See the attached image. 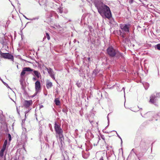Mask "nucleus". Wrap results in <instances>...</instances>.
Masks as SVG:
<instances>
[{
	"label": "nucleus",
	"mask_w": 160,
	"mask_h": 160,
	"mask_svg": "<svg viewBox=\"0 0 160 160\" xmlns=\"http://www.w3.org/2000/svg\"><path fill=\"white\" fill-rule=\"evenodd\" d=\"M45 36L46 37V38H47L48 40H49L50 39V37L48 33L46 32L45 33Z\"/></svg>",
	"instance_id": "412c9836"
},
{
	"label": "nucleus",
	"mask_w": 160,
	"mask_h": 160,
	"mask_svg": "<svg viewBox=\"0 0 160 160\" xmlns=\"http://www.w3.org/2000/svg\"><path fill=\"white\" fill-rule=\"evenodd\" d=\"M33 80H36V78H33Z\"/></svg>",
	"instance_id": "58836bf2"
},
{
	"label": "nucleus",
	"mask_w": 160,
	"mask_h": 160,
	"mask_svg": "<svg viewBox=\"0 0 160 160\" xmlns=\"http://www.w3.org/2000/svg\"><path fill=\"white\" fill-rule=\"evenodd\" d=\"M156 97L154 95H152L150 97V102L152 104H154L155 102Z\"/></svg>",
	"instance_id": "9d476101"
},
{
	"label": "nucleus",
	"mask_w": 160,
	"mask_h": 160,
	"mask_svg": "<svg viewBox=\"0 0 160 160\" xmlns=\"http://www.w3.org/2000/svg\"><path fill=\"white\" fill-rule=\"evenodd\" d=\"M3 82V83L4 84L6 85L7 87H8V88H9V87L8 86V85L6 83H5L4 82Z\"/></svg>",
	"instance_id": "c85d7f7f"
},
{
	"label": "nucleus",
	"mask_w": 160,
	"mask_h": 160,
	"mask_svg": "<svg viewBox=\"0 0 160 160\" xmlns=\"http://www.w3.org/2000/svg\"><path fill=\"white\" fill-rule=\"evenodd\" d=\"M119 32L120 33V35H121L122 34V31H121V30H119Z\"/></svg>",
	"instance_id": "c9c22d12"
},
{
	"label": "nucleus",
	"mask_w": 160,
	"mask_h": 160,
	"mask_svg": "<svg viewBox=\"0 0 160 160\" xmlns=\"http://www.w3.org/2000/svg\"><path fill=\"white\" fill-rule=\"evenodd\" d=\"M62 111L64 112H65V111L64 109H62Z\"/></svg>",
	"instance_id": "79ce46f5"
},
{
	"label": "nucleus",
	"mask_w": 160,
	"mask_h": 160,
	"mask_svg": "<svg viewBox=\"0 0 160 160\" xmlns=\"http://www.w3.org/2000/svg\"><path fill=\"white\" fill-rule=\"evenodd\" d=\"M122 36L123 38H124V37L123 35H122Z\"/></svg>",
	"instance_id": "37998d69"
},
{
	"label": "nucleus",
	"mask_w": 160,
	"mask_h": 160,
	"mask_svg": "<svg viewBox=\"0 0 160 160\" xmlns=\"http://www.w3.org/2000/svg\"><path fill=\"white\" fill-rule=\"evenodd\" d=\"M160 93H157L156 94V97H160Z\"/></svg>",
	"instance_id": "bb28decb"
},
{
	"label": "nucleus",
	"mask_w": 160,
	"mask_h": 160,
	"mask_svg": "<svg viewBox=\"0 0 160 160\" xmlns=\"http://www.w3.org/2000/svg\"><path fill=\"white\" fill-rule=\"evenodd\" d=\"M8 141L7 140H5L4 142V144L2 146V148L6 149V146L7 144Z\"/></svg>",
	"instance_id": "a211bd4d"
},
{
	"label": "nucleus",
	"mask_w": 160,
	"mask_h": 160,
	"mask_svg": "<svg viewBox=\"0 0 160 160\" xmlns=\"http://www.w3.org/2000/svg\"><path fill=\"white\" fill-rule=\"evenodd\" d=\"M89 122L91 123H92V122H93V121H89Z\"/></svg>",
	"instance_id": "ea45409f"
},
{
	"label": "nucleus",
	"mask_w": 160,
	"mask_h": 160,
	"mask_svg": "<svg viewBox=\"0 0 160 160\" xmlns=\"http://www.w3.org/2000/svg\"><path fill=\"white\" fill-rule=\"evenodd\" d=\"M8 138L9 141H11V135L10 134H8Z\"/></svg>",
	"instance_id": "b1692460"
},
{
	"label": "nucleus",
	"mask_w": 160,
	"mask_h": 160,
	"mask_svg": "<svg viewBox=\"0 0 160 160\" xmlns=\"http://www.w3.org/2000/svg\"><path fill=\"white\" fill-rule=\"evenodd\" d=\"M28 112V111H26L25 112V116L26 117V114Z\"/></svg>",
	"instance_id": "c756f323"
},
{
	"label": "nucleus",
	"mask_w": 160,
	"mask_h": 160,
	"mask_svg": "<svg viewBox=\"0 0 160 160\" xmlns=\"http://www.w3.org/2000/svg\"><path fill=\"white\" fill-rule=\"evenodd\" d=\"M32 104V100H25L24 102V105L26 107H28Z\"/></svg>",
	"instance_id": "9b49d317"
},
{
	"label": "nucleus",
	"mask_w": 160,
	"mask_h": 160,
	"mask_svg": "<svg viewBox=\"0 0 160 160\" xmlns=\"http://www.w3.org/2000/svg\"><path fill=\"white\" fill-rule=\"evenodd\" d=\"M59 10V12L60 13H61L62 12V11H61V9H58Z\"/></svg>",
	"instance_id": "7c9ffc66"
},
{
	"label": "nucleus",
	"mask_w": 160,
	"mask_h": 160,
	"mask_svg": "<svg viewBox=\"0 0 160 160\" xmlns=\"http://www.w3.org/2000/svg\"><path fill=\"white\" fill-rule=\"evenodd\" d=\"M116 133L117 135V136L120 139L121 141V142H122V138H121V137L118 135V134L117 132H116Z\"/></svg>",
	"instance_id": "a878e982"
},
{
	"label": "nucleus",
	"mask_w": 160,
	"mask_h": 160,
	"mask_svg": "<svg viewBox=\"0 0 160 160\" xmlns=\"http://www.w3.org/2000/svg\"><path fill=\"white\" fill-rule=\"evenodd\" d=\"M101 138H102V139L104 140V142H105V138H104V136L103 135L101 136Z\"/></svg>",
	"instance_id": "393cba45"
},
{
	"label": "nucleus",
	"mask_w": 160,
	"mask_h": 160,
	"mask_svg": "<svg viewBox=\"0 0 160 160\" xmlns=\"http://www.w3.org/2000/svg\"><path fill=\"white\" fill-rule=\"evenodd\" d=\"M108 115L109 114H108ZM107 118L108 120V122L109 121V117H108V116H107Z\"/></svg>",
	"instance_id": "4c0bfd02"
},
{
	"label": "nucleus",
	"mask_w": 160,
	"mask_h": 160,
	"mask_svg": "<svg viewBox=\"0 0 160 160\" xmlns=\"http://www.w3.org/2000/svg\"><path fill=\"white\" fill-rule=\"evenodd\" d=\"M45 70H46L48 73L49 74L51 78L54 80H55V73L53 70L51 68H48L45 67Z\"/></svg>",
	"instance_id": "0eeeda50"
},
{
	"label": "nucleus",
	"mask_w": 160,
	"mask_h": 160,
	"mask_svg": "<svg viewBox=\"0 0 160 160\" xmlns=\"http://www.w3.org/2000/svg\"><path fill=\"white\" fill-rule=\"evenodd\" d=\"M117 51V50L115 49L112 46L109 47L107 50L108 54L111 57L115 56Z\"/></svg>",
	"instance_id": "7ed1b4c3"
},
{
	"label": "nucleus",
	"mask_w": 160,
	"mask_h": 160,
	"mask_svg": "<svg viewBox=\"0 0 160 160\" xmlns=\"http://www.w3.org/2000/svg\"><path fill=\"white\" fill-rule=\"evenodd\" d=\"M75 41H76V40H74V42H75Z\"/></svg>",
	"instance_id": "a18cd8bd"
},
{
	"label": "nucleus",
	"mask_w": 160,
	"mask_h": 160,
	"mask_svg": "<svg viewBox=\"0 0 160 160\" xmlns=\"http://www.w3.org/2000/svg\"><path fill=\"white\" fill-rule=\"evenodd\" d=\"M33 72L34 73V74L38 78H39V77H41V75L40 74V73L38 72V71H36V70H34L33 71Z\"/></svg>",
	"instance_id": "4468645a"
},
{
	"label": "nucleus",
	"mask_w": 160,
	"mask_h": 160,
	"mask_svg": "<svg viewBox=\"0 0 160 160\" xmlns=\"http://www.w3.org/2000/svg\"><path fill=\"white\" fill-rule=\"evenodd\" d=\"M54 102L55 103V104L57 106L59 105L60 104V101L59 99L58 98H56L55 99Z\"/></svg>",
	"instance_id": "dca6fc26"
},
{
	"label": "nucleus",
	"mask_w": 160,
	"mask_h": 160,
	"mask_svg": "<svg viewBox=\"0 0 160 160\" xmlns=\"http://www.w3.org/2000/svg\"><path fill=\"white\" fill-rule=\"evenodd\" d=\"M43 107V105H41L40 106V108H42Z\"/></svg>",
	"instance_id": "72a5a7b5"
},
{
	"label": "nucleus",
	"mask_w": 160,
	"mask_h": 160,
	"mask_svg": "<svg viewBox=\"0 0 160 160\" xmlns=\"http://www.w3.org/2000/svg\"><path fill=\"white\" fill-rule=\"evenodd\" d=\"M96 7L98 12L102 16H104L106 18L109 19L112 16L111 13L109 8L103 3L100 4H96Z\"/></svg>",
	"instance_id": "f257e3e1"
},
{
	"label": "nucleus",
	"mask_w": 160,
	"mask_h": 160,
	"mask_svg": "<svg viewBox=\"0 0 160 160\" xmlns=\"http://www.w3.org/2000/svg\"><path fill=\"white\" fill-rule=\"evenodd\" d=\"M115 56L118 58H122L123 57V54L120 53L118 50H117Z\"/></svg>",
	"instance_id": "f8f14e48"
},
{
	"label": "nucleus",
	"mask_w": 160,
	"mask_h": 160,
	"mask_svg": "<svg viewBox=\"0 0 160 160\" xmlns=\"http://www.w3.org/2000/svg\"><path fill=\"white\" fill-rule=\"evenodd\" d=\"M25 18L27 19H29L28 18H27L26 17L24 16Z\"/></svg>",
	"instance_id": "a19ab883"
},
{
	"label": "nucleus",
	"mask_w": 160,
	"mask_h": 160,
	"mask_svg": "<svg viewBox=\"0 0 160 160\" xmlns=\"http://www.w3.org/2000/svg\"><path fill=\"white\" fill-rule=\"evenodd\" d=\"M122 89L123 90L124 95L125 94V88L124 87H123L122 88Z\"/></svg>",
	"instance_id": "473e14b6"
},
{
	"label": "nucleus",
	"mask_w": 160,
	"mask_h": 160,
	"mask_svg": "<svg viewBox=\"0 0 160 160\" xmlns=\"http://www.w3.org/2000/svg\"><path fill=\"white\" fill-rule=\"evenodd\" d=\"M38 18H33V19H32V20H35L36 19H38Z\"/></svg>",
	"instance_id": "f704fd0d"
},
{
	"label": "nucleus",
	"mask_w": 160,
	"mask_h": 160,
	"mask_svg": "<svg viewBox=\"0 0 160 160\" xmlns=\"http://www.w3.org/2000/svg\"><path fill=\"white\" fill-rule=\"evenodd\" d=\"M128 40V39L125 38V40Z\"/></svg>",
	"instance_id": "49530a36"
},
{
	"label": "nucleus",
	"mask_w": 160,
	"mask_h": 160,
	"mask_svg": "<svg viewBox=\"0 0 160 160\" xmlns=\"http://www.w3.org/2000/svg\"><path fill=\"white\" fill-rule=\"evenodd\" d=\"M24 129H25V130H26V128H25Z\"/></svg>",
	"instance_id": "de8ad7c7"
},
{
	"label": "nucleus",
	"mask_w": 160,
	"mask_h": 160,
	"mask_svg": "<svg viewBox=\"0 0 160 160\" xmlns=\"http://www.w3.org/2000/svg\"><path fill=\"white\" fill-rule=\"evenodd\" d=\"M1 56L4 58H7L10 59L11 60L14 61V57L12 55L9 53H4L0 52Z\"/></svg>",
	"instance_id": "423d86ee"
},
{
	"label": "nucleus",
	"mask_w": 160,
	"mask_h": 160,
	"mask_svg": "<svg viewBox=\"0 0 160 160\" xmlns=\"http://www.w3.org/2000/svg\"><path fill=\"white\" fill-rule=\"evenodd\" d=\"M35 89L36 92L34 94V96L36 95L41 91V83L39 81H37L35 83Z\"/></svg>",
	"instance_id": "39448f33"
},
{
	"label": "nucleus",
	"mask_w": 160,
	"mask_h": 160,
	"mask_svg": "<svg viewBox=\"0 0 160 160\" xmlns=\"http://www.w3.org/2000/svg\"><path fill=\"white\" fill-rule=\"evenodd\" d=\"M21 138L22 142L25 143L27 142L28 139L27 135L26 132H23L22 133Z\"/></svg>",
	"instance_id": "6e6552de"
},
{
	"label": "nucleus",
	"mask_w": 160,
	"mask_h": 160,
	"mask_svg": "<svg viewBox=\"0 0 160 160\" xmlns=\"http://www.w3.org/2000/svg\"><path fill=\"white\" fill-rule=\"evenodd\" d=\"M6 149H5L3 148H2L1 149V150L0 151V156L1 157H2L3 156V153L4 151H5V150Z\"/></svg>",
	"instance_id": "f3484780"
},
{
	"label": "nucleus",
	"mask_w": 160,
	"mask_h": 160,
	"mask_svg": "<svg viewBox=\"0 0 160 160\" xmlns=\"http://www.w3.org/2000/svg\"><path fill=\"white\" fill-rule=\"evenodd\" d=\"M132 152H133L134 153H135V154L136 155V153L135 152V151H134V149H132L131 152V153Z\"/></svg>",
	"instance_id": "cd10ccee"
},
{
	"label": "nucleus",
	"mask_w": 160,
	"mask_h": 160,
	"mask_svg": "<svg viewBox=\"0 0 160 160\" xmlns=\"http://www.w3.org/2000/svg\"><path fill=\"white\" fill-rule=\"evenodd\" d=\"M47 158H45V159H44V160H47Z\"/></svg>",
	"instance_id": "c03bdc74"
},
{
	"label": "nucleus",
	"mask_w": 160,
	"mask_h": 160,
	"mask_svg": "<svg viewBox=\"0 0 160 160\" xmlns=\"http://www.w3.org/2000/svg\"><path fill=\"white\" fill-rule=\"evenodd\" d=\"M76 84L78 87H80L81 86V84L78 82H77Z\"/></svg>",
	"instance_id": "5701e85b"
},
{
	"label": "nucleus",
	"mask_w": 160,
	"mask_h": 160,
	"mask_svg": "<svg viewBox=\"0 0 160 160\" xmlns=\"http://www.w3.org/2000/svg\"><path fill=\"white\" fill-rule=\"evenodd\" d=\"M46 38V36H44V37L43 38V41Z\"/></svg>",
	"instance_id": "e433bc0d"
},
{
	"label": "nucleus",
	"mask_w": 160,
	"mask_h": 160,
	"mask_svg": "<svg viewBox=\"0 0 160 160\" xmlns=\"http://www.w3.org/2000/svg\"><path fill=\"white\" fill-rule=\"evenodd\" d=\"M33 70L29 67H25L23 68L22 70L21 73V77L24 76L26 72L32 71Z\"/></svg>",
	"instance_id": "1a4fd4ad"
},
{
	"label": "nucleus",
	"mask_w": 160,
	"mask_h": 160,
	"mask_svg": "<svg viewBox=\"0 0 160 160\" xmlns=\"http://www.w3.org/2000/svg\"><path fill=\"white\" fill-rule=\"evenodd\" d=\"M100 140V138L98 137V138H96L95 139V140L96 141H97V143L96 144L95 143H93L94 146H97V144L98 143L99 141Z\"/></svg>",
	"instance_id": "aec40b11"
},
{
	"label": "nucleus",
	"mask_w": 160,
	"mask_h": 160,
	"mask_svg": "<svg viewBox=\"0 0 160 160\" xmlns=\"http://www.w3.org/2000/svg\"><path fill=\"white\" fill-rule=\"evenodd\" d=\"M155 48L160 50V44H157L155 46Z\"/></svg>",
	"instance_id": "4be33fe9"
},
{
	"label": "nucleus",
	"mask_w": 160,
	"mask_h": 160,
	"mask_svg": "<svg viewBox=\"0 0 160 160\" xmlns=\"http://www.w3.org/2000/svg\"><path fill=\"white\" fill-rule=\"evenodd\" d=\"M99 160H104L103 159V157H102Z\"/></svg>",
	"instance_id": "2f4dec72"
},
{
	"label": "nucleus",
	"mask_w": 160,
	"mask_h": 160,
	"mask_svg": "<svg viewBox=\"0 0 160 160\" xmlns=\"http://www.w3.org/2000/svg\"><path fill=\"white\" fill-rule=\"evenodd\" d=\"M54 128L56 134L58 135L63 134V130L61 128L60 126L57 122H55Z\"/></svg>",
	"instance_id": "20e7f679"
},
{
	"label": "nucleus",
	"mask_w": 160,
	"mask_h": 160,
	"mask_svg": "<svg viewBox=\"0 0 160 160\" xmlns=\"http://www.w3.org/2000/svg\"><path fill=\"white\" fill-rule=\"evenodd\" d=\"M131 24L128 23L124 24H120V28L122 32L128 33L130 32L129 29L131 27Z\"/></svg>",
	"instance_id": "f03ea898"
},
{
	"label": "nucleus",
	"mask_w": 160,
	"mask_h": 160,
	"mask_svg": "<svg viewBox=\"0 0 160 160\" xmlns=\"http://www.w3.org/2000/svg\"><path fill=\"white\" fill-rule=\"evenodd\" d=\"M60 142L61 144L62 143V142L64 140V138L63 134L58 135Z\"/></svg>",
	"instance_id": "2eb2a0df"
},
{
	"label": "nucleus",
	"mask_w": 160,
	"mask_h": 160,
	"mask_svg": "<svg viewBox=\"0 0 160 160\" xmlns=\"http://www.w3.org/2000/svg\"><path fill=\"white\" fill-rule=\"evenodd\" d=\"M46 86L47 88L49 89L51 88L52 86V83L50 82H47L46 84Z\"/></svg>",
	"instance_id": "ddd939ff"
},
{
	"label": "nucleus",
	"mask_w": 160,
	"mask_h": 160,
	"mask_svg": "<svg viewBox=\"0 0 160 160\" xmlns=\"http://www.w3.org/2000/svg\"><path fill=\"white\" fill-rule=\"evenodd\" d=\"M115 157L114 155H112L108 158V160H115Z\"/></svg>",
	"instance_id": "6ab92c4d"
},
{
	"label": "nucleus",
	"mask_w": 160,
	"mask_h": 160,
	"mask_svg": "<svg viewBox=\"0 0 160 160\" xmlns=\"http://www.w3.org/2000/svg\"><path fill=\"white\" fill-rule=\"evenodd\" d=\"M89 59H90V58H88V60H89Z\"/></svg>",
	"instance_id": "09e8293b"
}]
</instances>
